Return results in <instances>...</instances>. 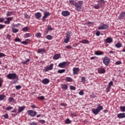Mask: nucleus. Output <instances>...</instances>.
Instances as JSON below:
<instances>
[{
    "label": "nucleus",
    "mask_w": 125,
    "mask_h": 125,
    "mask_svg": "<svg viewBox=\"0 0 125 125\" xmlns=\"http://www.w3.org/2000/svg\"><path fill=\"white\" fill-rule=\"evenodd\" d=\"M72 71L73 72V75H78V73L80 72V68L74 67L73 68Z\"/></svg>",
    "instance_id": "12"
},
{
    "label": "nucleus",
    "mask_w": 125,
    "mask_h": 125,
    "mask_svg": "<svg viewBox=\"0 0 125 125\" xmlns=\"http://www.w3.org/2000/svg\"><path fill=\"white\" fill-rule=\"evenodd\" d=\"M79 42L81 43H83V44H85L87 43H89V41L86 39L83 40L82 41H79Z\"/></svg>",
    "instance_id": "23"
},
{
    "label": "nucleus",
    "mask_w": 125,
    "mask_h": 125,
    "mask_svg": "<svg viewBox=\"0 0 125 125\" xmlns=\"http://www.w3.org/2000/svg\"><path fill=\"white\" fill-rule=\"evenodd\" d=\"M3 83V79L0 77V88L2 86V83Z\"/></svg>",
    "instance_id": "43"
},
{
    "label": "nucleus",
    "mask_w": 125,
    "mask_h": 125,
    "mask_svg": "<svg viewBox=\"0 0 125 125\" xmlns=\"http://www.w3.org/2000/svg\"><path fill=\"white\" fill-rule=\"evenodd\" d=\"M6 78L9 79V80H16L18 79V77L17 76V74L16 73H9L6 75Z\"/></svg>",
    "instance_id": "2"
},
{
    "label": "nucleus",
    "mask_w": 125,
    "mask_h": 125,
    "mask_svg": "<svg viewBox=\"0 0 125 125\" xmlns=\"http://www.w3.org/2000/svg\"><path fill=\"white\" fill-rule=\"evenodd\" d=\"M125 17V12H122L119 16H118V19L119 20H123L124 18Z\"/></svg>",
    "instance_id": "13"
},
{
    "label": "nucleus",
    "mask_w": 125,
    "mask_h": 125,
    "mask_svg": "<svg viewBox=\"0 0 125 125\" xmlns=\"http://www.w3.org/2000/svg\"><path fill=\"white\" fill-rule=\"evenodd\" d=\"M19 26H21V24L18 23V24H14V25H13V26L16 28H18V27H19Z\"/></svg>",
    "instance_id": "57"
},
{
    "label": "nucleus",
    "mask_w": 125,
    "mask_h": 125,
    "mask_svg": "<svg viewBox=\"0 0 125 125\" xmlns=\"http://www.w3.org/2000/svg\"><path fill=\"white\" fill-rule=\"evenodd\" d=\"M66 62H61L59 64L58 66L60 68H65V67H66Z\"/></svg>",
    "instance_id": "19"
},
{
    "label": "nucleus",
    "mask_w": 125,
    "mask_h": 125,
    "mask_svg": "<svg viewBox=\"0 0 125 125\" xmlns=\"http://www.w3.org/2000/svg\"><path fill=\"white\" fill-rule=\"evenodd\" d=\"M117 117L119 119H124L125 118V113H119L117 114Z\"/></svg>",
    "instance_id": "18"
},
{
    "label": "nucleus",
    "mask_w": 125,
    "mask_h": 125,
    "mask_svg": "<svg viewBox=\"0 0 125 125\" xmlns=\"http://www.w3.org/2000/svg\"><path fill=\"white\" fill-rule=\"evenodd\" d=\"M13 14V12L12 11H7L6 13L7 17H9V16H11Z\"/></svg>",
    "instance_id": "33"
},
{
    "label": "nucleus",
    "mask_w": 125,
    "mask_h": 125,
    "mask_svg": "<svg viewBox=\"0 0 125 125\" xmlns=\"http://www.w3.org/2000/svg\"><path fill=\"white\" fill-rule=\"evenodd\" d=\"M98 72L99 74H104L106 70L104 68H100L98 69Z\"/></svg>",
    "instance_id": "24"
},
{
    "label": "nucleus",
    "mask_w": 125,
    "mask_h": 125,
    "mask_svg": "<svg viewBox=\"0 0 125 125\" xmlns=\"http://www.w3.org/2000/svg\"><path fill=\"white\" fill-rule=\"evenodd\" d=\"M29 30V27L25 26L22 28V31L23 32H27V31Z\"/></svg>",
    "instance_id": "38"
},
{
    "label": "nucleus",
    "mask_w": 125,
    "mask_h": 125,
    "mask_svg": "<svg viewBox=\"0 0 125 125\" xmlns=\"http://www.w3.org/2000/svg\"><path fill=\"white\" fill-rule=\"evenodd\" d=\"M65 124L67 125H69V124H71V120L69 118H67L65 120Z\"/></svg>",
    "instance_id": "45"
},
{
    "label": "nucleus",
    "mask_w": 125,
    "mask_h": 125,
    "mask_svg": "<svg viewBox=\"0 0 125 125\" xmlns=\"http://www.w3.org/2000/svg\"><path fill=\"white\" fill-rule=\"evenodd\" d=\"M65 80L66 82H68V83H71V82H73V79L71 77H66L65 78Z\"/></svg>",
    "instance_id": "28"
},
{
    "label": "nucleus",
    "mask_w": 125,
    "mask_h": 125,
    "mask_svg": "<svg viewBox=\"0 0 125 125\" xmlns=\"http://www.w3.org/2000/svg\"><path fill=\"white\" fill-rule=\"evenodd\" d=\"M86 25H87L89 27V26H91V25H94V22L88 21L86 23Z\"/></svg>",
    "instance_id": "42"
},
{
    "label": "nucleus",
    "mask_w": 125,
    "mask_h": 125,
    "mask_svg": "<svg viewBox=\"0 0 125 125\" xmlns=\"http://www.w3.org/2000/svg\"><path fill=\"white\" fill-rule=\"evenodd\" d=\"M116 47L117 48H120V47H122V43L118 42L115 44Z\"/></svg>",
    "instance_id": "32"
},
{
    "label": "nucleus",
    "mask_w": 125,
    "mask_h": 125,
    "mask_svg": "<svg viewBox=\"0 0 125 125\" xmlns=\"http://www.w3.org/2000/svg\"><path fill=\"white\" fill-rule=\"evenodd\" d=\"M110 60L108 57H105L103 59V63L105 66H108L110 63Z\"/></svg>",
    "instance_id": "8"
},
{
    "label": "nucleus",
    "mask_w": 125,
    "mask_h": 125,
    "mask_svg": "<svg viewBox=\"0 0 125 125\" xmlns=\"http://www.w3.org/2000/svg\"><path fill=\"white\" fill-rule=\"evenodd\" d=\"M53 63H51L49 66H46L43 69V72H48L53 69Z\"/></svg>",
    "instance_id": "7"
},
{
    "label": "nucleus",
    "mask_w": 125,
    "mask_h": 125,
    "mask_svg": "<svg viewBox=\"0 0 125 125\" xmlns=\"http://www.w3.org/2000/svg\"><path fill=\"white\" fill-rule=\"evenodd\" d=\"M49 79L45 78L42 80V83H43V84H47L49 83Z\"/></svg>",
    "instance_id": "16"
},
{
    "label": "nucleus",
    "mask_w": 125,
    "mask_h": 125,
    "mask_svg": "<svg viewBox=\"0 0 125 125\" xmlns=\"http://www.w3.org/2000/svg\"><path fill=\"white\" fill-rule=\"evenodd\" d=\"M6 39H7V40H8V41H11V35L7 34V36H6Z\"/></svg>",
    "instance_id": "46"
},
{
    "label": "nucleus",
    "mask_w": 125,
    "mask_h": 125,
    "mask_svg": "<svg viewBox=\"0 0 125 125\" xmlns=\"http://www.w3.org/2000/svg\"><path fill=\"white\" fill-rule=\"evenodd\" d=\"M99 6H100V5L98 4V5H95L94 7L95 9H99Z\"/></svg>",
    "instance_id": "58"
},
{
    "label": "nucleus",
    "mask_w": 125,
    "mask_h": 125,
    "mask_svg": "<svg viewBox=\"0 0 125 125\" xmlns=\"http://www.w3.org/2000/svg\"><path fill=\"white\" fill-rule=\"evenodd\" d=\"M61 56V55H60V54H56L54 55L53 59H54V60H58Z\"/></svg>",
    "instance_id": "17"
},
{
    "label": "nucleus",
    "mask_w": 125,
    "mask_h": 125,
    "mask_svg": "<svg viewBox=\"0 0 125 125\" xmlns=\"http://www.w3.org/2000/svg\"><path fill=\"white\" fill-rule=\"evenodd\" d=\"M46 51L45 49H38V53L41 54H43V53H45Z\"/></svg>",
    "instance_id": "21"
},
{
    "label": "nucleus",
    "mask_w": 125,
    "mask_h": 125,
    "mask_svg": "<svg viewBox=\"0 0 125 125\" xmlns=\"http://www.w3.org/2000/svg\"><path fill=\"white\" fill-rule=\"evenodd\" d=\"M6 55L4 54L3 53H0V58H1V57H5Z\"/></svg>",
    "instance_id": "52"
},
{
    "label": "nucleus",
    "mask_w": 125,
    "mask_h": 125,
    "mask_svg": "<svg viewBox=\"0 0 125 125\" xmlns=\"http://www.w3.org/2000/svg\"><path fill=\"white\" fill-rule=\"evenodd\" d=\"M100 34H101V33H100V31H98L96 32V36H97V37H99V36H100Z\"/></svg>",
    "instance_id": "59"
},
{
    "label": "nucleus",
    "mask_w": 125,
    "mask_h": 125,
    "mask_svg": "<svg viewBox=\"0 0 125 125\" xmlns=\"http://www.w3.org/2000/svg\"><path fill=\"white\" fill-rule=\"evenodd\" d=\"M39 123H41V124H42V125L45 124V121L44 120H40L39 121Z\"/></svg>",
    "instance_id": "54"
},
{
    "label": "nucleus",
    "mask_w": 125,
    "mask_h": 125,
    "mask_svg": "<svg viewBox=\"0 0 125 125\" xmlns=\"http://www.w3.org/2000/svg\"><path fill=\"white\" fill-rule=\"evenodd\" d=\"M8 101L10 103H11V102H13V103H15L16 100L13 97H9L8 98Z\"/></svg>",
    "instance_id": "31"
},
{
    "label": "nucleus",
    "mask_w": 125,
    "mask_h": 125,
    "mask_svg": "<svg viewBox=\"0 0 125 125\" xmlns=\"http://www.w3.org/2000/svg\"><path fill=\"white\" fill-rule=\"evenodd\" d=\"M65 72H66V69H59L58 71L59 74H63V73H65Z\"/></svg>",
    "instance_id": "34"
},
{
    "label": "nucleus",
    "mask_w": 125,
    "mask_h": 125,
    "mask_svg": "<svg viewBox=\"0 0 125 125\" xmlns=\"http://www.w3.org/2000/svg\"><path fill=\"white\" fill-rule=\"evenodd\" d=\"M71 34L72 32L71 31H68L65 34V39L64 40V42L65 43H68L70 41V38H71Z\"/></svg>",
    "instance_id": "3"
},
{
    "label": "nucleus",
    "mask_w": 125,
    "mask_h": 125,
    "mask_svg": "<svg viewBox=\"0 0 125 125\" xmlns=\"http://www.w3.org/2000/svg\"><path fill=\"white\" fill-rule=\"evenodd\" d=\"M46 39H47V40H49V41H51V40H52V36L48 35L46 36Z\"/></svg>",
    "instance_id": "37"
},
{
    "label": "nucleus",
    "mask_w": 125,
    "mask_h": 125,
    "mask_svg": "<svg viewBox=\"0 0 125 125\" xmlns=\"http://www.w3.org/2000/svg\"><path fill=\"white\" fill-rule=\"evenodd\" d=\"M3 28H5V25L0 24V30H1V29H3Z\"/></svg>",
    "instance_id": "62"
},
{
    "label": "nucleus",
    "mask_w": 125,
    "mask_h": 125,
    "mask_svg": "<svg viewBox=\"0 0 125 125\" xmlns=\"http://www.w3.org/2000/svg\"><path fill=\"white\" fill-rule=\"evenodd\" d=\"M14 41L16 42H21V39L19 38H17L14 39Z\"/></svg>",
    "instance_id": "44"
},
{
    "label": "nucleus",
    "mask_w": 125,
    "mask_h": 125,
    "mask_svg": "<svg viewBox=\"0 0 125 125\" xmlns=\"http://www.w3.org/2000/svg\"><path fill=\"white\" fill-rule=\"evenodd\" d=\"M3 117H4L5 119H8V114H5V115H3Z\"/></svg>",
    "instance_id": "63"
},
{
    "label": "nucleus",
    "mask_w": 125,
    "mask_h": 125,
    "mask_svg": "<svg viewBox=\"0 0 125 125\" xmlns=\"http://www.w3.org/2000/svg\"><path fill=\"white\" fill-rule=\"evenodd\" d=\"M18 113H21V112H23V111H24V110H25V109H26V107H25V106H19L18 107Z\"/></svg>",
    "instance_id": "15"
},
{
    "label": "nucleus",
    "mask_w": 125,
    "mask_h": 125,
    "mask_svg": "<svg viewBox=\"0 0 125 125\" xmlns=\"http://www.w3.org/2000/svg\"><path fill=\"white\" fill-rule=\"evenodd\" d=\"M83 1H79L76 4H75V7L76 9L77 10V11H80L82 8V6L83 5Z\"/></svg>",
    "instance_id": "5"
},
{
    "label": "nucleus",
    "mask_w": 125,
    "mask_h": 125,
    "mask_svg": "<svg viewBox=\"0 0 125 125\" xmlns=\"http://www.w3.org/2000/svg\"><path fill=\"white\" fill-rule=\"evenodd\" d=\"M31 36H32L31 35V34H30V33H26V34H25L24 37L25 38H30V37H31Z\"/></svg>",
    "instance_id": "49"
},
{
    "label": "nucleus",
    "mask_w": 125,
    "mask_h": 125,
    "mask_svg": "<svg viewBox=\"0 0 125 125\" xmlns=\"http://www.w3.org/2000/svg\"><path fill=\"white\" fill-rule=\"evenodd\" d=\"M70 89H71V90H76V87H75L73 85H70Z\"/></svg>",
    "instance_id": "50"
},
{
    "label": "nucleus",
    "mask_w": 125,
    "mask_h": 125,
    "mask_svg": "<svg viewBox=\"0 0 125 125\" xmlns=\"http://www.w3.org/2000/svg\"><path fill=\"white\" fill-rule=\"evenodd\" d=\"M70 14V13L69 12V11H63L62 12V16H64V17H67V16H69Z\"/></svg>",
    "instance_id": "14"
},
{
    "label": "nucleus",
    "mask_w": 125,
    "mask_h": 125,
    "mask_svg": "<svg viewBox=\"0 0 125 125\" xmlns=\"http://www.w3.org/2000/svg\"><path fill=\"white\" fill-rule=\"evenodd\" d=\"M21 42L22 44H24L25 45H27V44H28V42L27 41H22Z\"/></svg>",
    "instance_id": "56"
},
{
    "label": "nucleus",
    "mask_w": 125,
    "mask_h": 125,
    "mask_svg": "<svg viewBox=\"0 0 125 125\" xmlns=\"http://www.w3.org/2000/svg\"><path fill=\"white\" fill-rule=\"evenodd\" d=\"M114 84L113 81H110L107 85V87L105 89L106 92L108 93V92H110V90H111V88L112 87V85Z\"/></svg>",
    "instance_id": "6"
},
{
    "label": "nucleus",
    "mask_w": 125,
    "mask_h": 125,
    "mask_svg": "<svg viewBox=\"0 0 125 125\" xmlns=\"http://www.w3.org/2000/svg\"><path fill=\"white\" fill-rule=\"evenodd\" d=\"M48 16H50V13L48 12H44V16L42 18V21H45V19L48 17Z\"/></svg>",
    "instance_id": "10"
},
{
    "label": "nucleus",
    "mask_w": 125,
    "mask_h": 125,
    "mask_svg": "<svg viewBox=\"0 0 125 125\" xmlns=\"http://www.w3.org/2000/svg\"><path fill=\"white\" fill-rule=\"evenodd\" d=\"M81 83H82L83 84H84L85 83V77H82Z\"/></svg>",
    "instance_id": "40"
},
{
    "label": "nucleus",
    "mask_w": 125,
    "mask_h": 125,
    "mask_svg": "<svg viewBox=\"0 0 125 125\" xmlns=\"http://www.w3.org/2000/svg\"><path fill=\"white\" fill-rule=\"evenodd\" d=\"M78 93H79V95H81V96H83V94H84L83 90H81L80 91V92H79Z\"/></svg>",
    "instance_id": "47"
},
{
    "label": "nucleus",
    "mask_w": 125,
    "mask_h": 125,
    "mask_svg": "<svg viewBox=\"0 0 125 125\" xmlns=\"http://www.w3.org/2000/svg\"><path fill=\"white\" fill-rule=\"evenodd\" d=\"M36 36L37 38H41L42 37V33H38L36 34Z\"/></svg>",
    "instance_id": "55"
},
{
    "label": "nucleus",
    "mask_w": 125,
    "mask_h": 125,
    "mask_svg": "<svg viewBox=\"0 0 125 125\" xmlns=\"http://www.w3.org/2000/svg\"><path fill=\"white\" fill-rule=\"evenodd\" d=\"M15 88H16V89H17V90H19V89H21V85H16L15 86Z\"/></svg>",
    "instance_id": "53"
},
{
    "label": "nucleus",
    "mask_w": 125,
    "mask_h": 125,
    "mask_svg": "<svg viewBox=\"0 0 125 125\" xmlns=\"http://www.w3.org/2000/svg\"><path fill=\"white\" fill-rule=\"evenodd\" d=\"M65 48H67V49H72V46L69 45H66Z\"/></svg>",
    "instance_id": "61"
},
{
    "label": "nucleus",
    "mask_w": 125,
    "mask_h": 125,
    "mask_svg": "<svg viewBox=\"0 0 125 125\" xmlns=\"http://www.w3.org/2000/svg\"><path fill=\"white\" fill-rule=\"evenodd\" d=\"M97 2L100 6H102V5L105 4V0H99L97 1Z\"/></svg>",
    "instance_id": "20"
},
{
    "label": "nucleus",
    "mask_w": 125,
    "mask_h": 125,
    "mask_svg": "<svg viewBox=\"0 0 125 125\" xmlns=\"http://www.w3.org/2000/svg\"><path fill=\"white\" fill-rule=\"evenodd\" d=\"M19 31V30L17 28H15L14 27H12V32L14 34H16V33H18Z\"/></svg>",
    "instance_id": "30"
},
{
    "label": "nucleus",
    "mask_w": 125,
    "mask_h": 125,
    "mask_svg": "<svg viewBox=\"0 0 125 125\" xmlns=\"http://www.w3.org/2000/svg\"><path fill=\"white\" fill-rule=\"evenodd\" d=\"M120 109L122 112H125V106H121L120 107Z\"/></svg>",
    "instance_id": "41"
},
{
    "label": "nucleus",
    "mask_w": 125,
    "mask_h": 125,
    "mask_svg": "<svg viewBox=\"0 0 125 125\" xmlns=\"http://www.w3.org/2000/svg\"><path fill=\"white\" fill-rule=\"evenodd\" d=\"M30 62V59H27L26 61H25L24 62H22L23 65H26V63H28V62Z\"/></svg>",
    "instance_id": "48"
},
{
    "label": "nucleus",
    "mask_w": 125,
    "mask_h": 125,
    "mask_svg": "<svg viewBox=\"0 0 125 125\" xmlns=\"http://www.w3.org/2000/svg\"><path fill=\"white\" fill-rule=\"evenodd\" d=\"M108 28V24H102L98 27V30H106Z\"/></svg>",
    "instance_id": "11"
},
{
    "label": "nucleus",
    "mask_w": 125,
    "mask_h": 125,
    "mask_svg": "<svg viewBox=\"0 0 125 125\" xmlns=\"http://www.w3.org/2000/svg\"><path fill=\"white\" fill-rule=\"evenodd\" d=\"M30 125H38V124H37V123L33 122L30 124Z\"/></svg>",
    "instance_id": "64"
},
{
    "label": "nucleus",
    "mask_w": 125,
    "mask_h": 125,
    "mask_svg": "<svg viewBox=\"0 0 125 125\" xmlns=\"http://www.w3.org/2000/svg\"><path fill=\"white\" fill-rule=\"evenodd\" d=\"M105 42H107V43H111V42H113V39L110 37H108L105 39Z\"/></svg>",
    "instance_id": "26"
},
{
    "label": "nucleus",
    "mask_w": 125,
    "mask_h": 125,
    "mask_svg": "<svg viewBox=\"0 0 125 125\" xmlns=\"http://www.w3.org/2000/svg\"><path fill=\"white\" fill-rule=\"evenodd\" d=\"M38 98L39 100H44V97L43 96H39Z\"/></svg>",
    "instance_id": "51"
},
{
    "label": "nucleus",
    "mask_w": 125,
    "mask_h": 125,
    "mask_svg": "<svg viewBox=\"0 0 125 125\" xmlns=\"http://www.w3.org/2000/svg\"><path fill=\"white\" fill-rule=\"evenodd\" d=\"M35 17L36 19H41L42 18V13L38 12L35 14Z\"/></svg>",
    "instance_id": "22"
},
{
    "label": "nucleus",
    "mask_w": 125,
    "mask_h": 125,
    "mask_svg": "<svg viewBox=\"0 0 125 125\" xmlns=\"http://www.w3.org/2000/svg\"><path fill=\"white\" fill-rule=\"evenodd\" d=\"M53 30L52 27H51V25H47V28L46 29V33L47 34L49 32V31H52Z\"/></svg>",
    "instance_id": "29"
},
{
    "label": "nucleus",
    "mask_w": 125,
    "mask_h": 125,
    "mask_svg": "<svg viewBox=\"0 0 125 125\" xmlns=\"http://www.w3.org/2000/svg\"><path fill=\"white\" fill-rule=\"evenodd\" d=\"M5 97H6V96H5L4 94L0 95V101L3 100Z\"/></svg>",
    "instance_id": "35"
},
{
    "label": "nucleus",
    "mask_w": 125,
    "mask_h": 125,
    "mask_svg": "<svg viewBox=\"0 0 125 125\" xmlns=\"http://www.w3.org/2000/svg\"><path fill=\"white\" fill-rule=\"evenodd\" d=\"M69 3L71 4V5H74L75 6L76 3L74 0H70Z\"/></svg>",
    "instance_id": "36"
},
{
    "label": "nucleus",
    "mask_w": 125,
    "mask_h": 125,
    "mask_svg": "<svg viewBox=\"0 0 125 125\" xmlns=\"http://www.w3.org/2000/svg\"><path fill=\"white\" fill-rule=\"evenodd\" d=\"M103 110V107L100 105V104H97V107L96 108H92V113L94 114V115H98L100 112H101Z\"/></svg>",
    "instance_id": "1"
},
{
    "label": "nucleus",
    "mask_w": 125,
    "mask_h": 125,
    "mask_svg": "<svg viewBox=\"0 0 125 125\" xmlns=\"http://www.w3.org/2000/svg\"><path fill=\"white\" fill-rule=\"evenodd\" d=\"M6 21H4V24L7 25H9L10 24V21H12L13 20V17H8L6 19Z\"/></svg>",
    "instance_id": "9"
},
{
    "label": "nucleus",
    "mask_w": 125,
    "mask_h": 125,
    "mask_svg": "<svg viewBox=\"0 0 125 125\" xmlns=\"http://www.w3.org/2000/svg\"><path fill=\"white\" fill-rule=\"evenodd\" d=\"M104 52L99 51L95 52V55H103Z\"/></svg>",
    "instance_id": "25"
},
{
    "label": "nucleus",
    "mask_w": 125,
    "mask_h": 125,
    "mask_svg": "<svg viewBox=\"0 0 125 125\" xmlns=\"http://www.w3.org/2000/svg\"><path fill=\"white\" fill-rule=\"evenodd\" d=\"M13 109V107L9 106L5 108L6 111H11Z\"/></svg>",
    "instance_id": "39"
},
{
    "label": "nucleus",
    "mask_w": 125,
    "mask_h": 125,
    "mask_svg": "<svg viewBox=\"0 0 125 125\" xmlns=\"http://www.w3.org/2000/svg\"><path fill=\"white\" fill-rule=\"evenodd\" d=\"M27 113L29 116H30V117H32V118H34L37 116L38 112L37 111H35L33 110H29L27 111Z\"/></svg>",
    "instance_id": "4"
},
{
    "label": "nucleus",
    "mask_w": 125,
    "mask_h": 125,
    "mask_svg": "<svg viewBox=\"0 0 125 125\" xmlns=\"http://www.w3.org/2000/svg\"><path fill=\"white\" fill-rule=\"evenodd\" d=\"M121 64H122V62L121 61H117L116 62H115V65H121Z\"/></svg>",
    "instance_id": "60"
},
{
    "label": "nucleus",
    "mask_w": 125,
    "mask_h": 125,
    "mask_svg": "<svg viewBox=\"0 0 125 125\" xmlns=\"http://www.w3.org/2000/svg\"><path fill=\"white\" fill-rule=\"evenodd\" d=\"M61 88H62V89H63L64 90H67V89H68V85L62 84L61 85Z\"/></svg>",
    "instance_id": "27"
}]
</instances>
